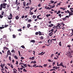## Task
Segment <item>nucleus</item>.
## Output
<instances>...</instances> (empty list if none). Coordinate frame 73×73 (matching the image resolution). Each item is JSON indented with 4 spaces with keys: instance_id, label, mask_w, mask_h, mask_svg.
Wrapping results in <instances>:
<instances>
[{
    "instance_id": "obj_3",
    "label": "nucleus",
    "mask_w": 73,
    "mask_h": 73,
    "mask_svg": "<svg viewBox=\"0 0 73 73\" xmlns=\"http://www.w3.org/2000/svg\"><path fill=\"white\" fill-rule=\"evenodd\" d=\"M45 52H42L41 53L38 54V55H40V54L41 56H42V55H43L44 54H45Z\"/></svg>"
},
{
    "instance_id": "obj_5",
    "label": "nucleus",
    "mask_w": 73,
    "mask_h": 73,
    "mask_svg": "<svg viewBox=\"0 0 73 73\" xmlns=\"http://www.w3.org/2000/svg\"><path fill=\"white\" fill-rule=\"evenodd\" d=\"M53 26H54V25L52 24H51L50 25H49L48 26V27L52 28V27H53Z\"/></svg>"
},
{
    "instance_id": "obj_12",
    "label": "nucleus",
    "mask_w": 73,
    "mask_h": 73,
    "mask_svg": "<svg viewBox=\"0 0 73 73\" xmlns=\"http://www.w3.org/2000/svg\"><path fill=\"white\" fill-rule=\"evenodd\" d=\"M62 19V20H63V21H65V20H67V18L64 17L63 19Z\"/></svg>"
},
{
    "instance_id": "obj_54",
    "label": "nucleus",
    "mask_w": 73,
    "mask_h": 73,
    "mask_svg": "<svg viewBox=\"0 0 73 73\" xmlns=\"http://www.w3.org/2000/svg\"><path fill=\"white\" fill-rule=\"evenodd\" d=\"M54 29H52L51 30H50V31H51L52 32H53V31H54Z\"/></svg>"
},
{
    "instance_id": "obj_26",
    "label": "nucleus",
    "mask_w": 73,
    "mask_h": 73,
    "mask_svg": "<svg viewBox=\"0 0 73 73\" xmlns=\"http://www.w3.org/2000/svg\"><path fill=\"white\" fill-rule=\"evenodd\" d=\"M18 32H21V31H22V30H21V29H18Z\"/></svg>"
},
{
    "instance_id": "obj_49",
    "label": "nucleus",
    "mask_w": 73,
    "mask_h": 73,
    "mask_svg": "<svg viewBox=\"0 0 73 73\" xmlns=\"http://www.w3.org/2000/svg\"><path fill=\"white\" fill-rule=\"evenodd\" d=\"M65 18H68V19H69V16H66L65 17Z\"/></svg>"
},
{
    "instance_id": "obj_29",
    "label": "nucleus",
    "mask_w": 73,
    "mask_h": 73,
    "mask_svg": "<svg viewBox=\"0 0 73 73\" xmlns=\"http://www.w3.org/2000/svg\"><path fill=\"white\" fill-rule=\"evenodd\" d=\"M11 52H12V53H15V50H14V49L12 50L11 51Z\"/></svg>"
},
{
    "instance_id": "obj_51",
    "label": "nucleus",
    "mask_w": 73,
    "mask_h": 73,
    "mask_svg": "<svg viewBox=\"0 0 73 73\" xmlns=\"http://www.w3.org/2000/svg\"><path fill=\"white\" fill-rule=\"evenodd\" d=\"M53 56H54V54H52L50 56V57L52 58V57H53Z\"/></svg>"
},
{
    "instance_id": "obj_61",
    "label": "nucleus",
    "mask_w": 73,
    "mask_h": 73,
    "mask_svg": "<svg viewBox=\"0 0 73 73\" xmlns=\"http://www.w3.org/2000/svg\"><path fill=\"white\" fill-rule=\"evenodd\" d=\"M36 64H34V65L33 66V67H35V66H36Z\"/></svg>"
},
{
    "instance_id": "obj_23",
    "label": "nucleus",
    "mask_w": 73,
    "mask_h": 73,
    "mask_svg": "<svg viewBox=\"0 0 73 73\" xmlns=\"http://www.w3.org/2000/svg\"><path fill=\"white\" fill-rule=\"evenodd\" d=\"M60 13H61V11H60L59 10L58 11V12L56 14H57V15H58V14H60Z\"/></svg>"
},
{
    "instance_id": "obj_17",
    "label": "nucleus",
    "mask_w": 73,
    "mask_h": 73,
    "mask_svg": "<svg viewBox=\"0 0 73 73\" xmlns=\"http://www.w3.org/2000/svg\"><path fill=\"white\" fill-rule=\"evenodd\" d=\"M30 42H33V43H35V40H32L30 41Z\"/></svg>"
},
{
    "instance_id": "obj_27",
    "label": "nucleus",
    "mask_w": 73,
    "mask_h": 73,
    "mask_svg": "<svg viewBox=\"0 0 73 73\" xmlns=\"http://www.w3.org/2000/svg\"><path fill=\"white\" fill-rule=\"evenodd\" d=\"M53 6H51V7L52 8H54V7H55V5H53Z\"/></svg>"
},
{
    "instance_id": "obj_43",
    "label": "nucleus",
    "mask_w": 73,
    "mask_h": 73,
    "mask_svg": "<svg viewBox=\"0 0 73 73\" xmlns=\"http://www.w3.org/2000/svg\"><path fill=\"white\" fill-rule=\"evenodd\" d=\"M69 14H70L71 16H72V15H73V13L71 12H70Z\"/></svg>"
},
{
    "instance_id": "obj_1",
    "label": "nucleus",
    "mask_w": 73,
    "mask_h": 73,
    "mask_svg": "<svg viewBox=\"0 0 73 73\" xmlns=\"http://www.w3.org/2000/svg\"><path fill=\"white\" fill-rule=\"evenodd\" d=\"M7 3H3L1 4L0 5V10L1 11L2 10V9L3 8H4V9H5L6 8V6H5L6 5H7Z\"/></svg>"
},
{
    "instance_id": "obj_16",
    "label": "nucleus",
    "mask_w": 73,
    "mask_h": 73,
    "mask_svg": "<svg viewBox=\"0 0 73 73\" xmlns=\"http://www.w3.org/2000/svg\"><path fill=\"white\" fill-rule=\"evenodd\" d=\"M59 45L60 46H62V44L61 43V42H60L59 43Z\"/></svg>"
},
{
    "instance_id": "obj_37",
    "label": "nucleus",
    "mask_w": 73,
    "mask_h": 73,
    "mask_svg": "<svg viewBox=\"0 0 73 73\" xmlns=\"http://www.w3.org/2000/svg\"><path fill=\"white\" fill-rule=\"evenodd\" d=\"M4 28V27H0V29H2Z\"/></svg>"
},
{
    "instance_id": "obj_38",
    "label": "nucleus",
    "mask_w": 73,
    "mask_h": 73,
    "mask_svg": "<svg viewBox=\"0 0 73 73\" xmlns=\"http://www.w3.org/2000/svg\"><path fill=\"white\" fill-rule=\"evenodd\" d=\"M30 13L31 15H33V12H30Z\"/></svg>"
},
{
    "instance_id": "obj_10",
    "label": "nucleus",
    "mask_w": 73,
    "mask_h": 73,
    "mask_svg": "<svg viewBox=\"0 0 73 73\" xmlns=\"http://www.w3.org/2000/svg\"><path fill=\"white\" fill-rule=\"evenodd\" d=\"M23 5L24 7H26V3L25 1H24L23 3Z\"/></svg>"
},
{
    "instance_id": "obj_8",
    "label": "nucleus",
    "mask_w": 73,
    "mask_h": 73,
    "mask_svg": "<svg viewBox=\"0 0 73 73\" xmlns=\"http://www.w3.org/2000/svg\"><path fill=\"white\" fill-rule=\"evenodd\" d=\"M15 70H16V71H17V70H16V69H15V68H14L13 69V70L14 71H13V72L14 73H17V72H16V71H15Z\"/></svg>"
},
{
    "instance_id": "obj_25",
    "label": "nucleus",
    "mask_w": 73,
    "mask_h": 73,
    "mask_svg": "<svg viewBox=\"0 0 73 73\" xmlns=\"http://www.w3.org/2000/svg\"><path fill=\"white\" fill-rule=\"evenodd\" d=\"M67 47L68 48H69V49H70V47H71V46H70V45H68L67 46Z\"/></svg>"
},
{
    "instance_id": "obj_14",
    "label": "nucleus",
    "mask_w": 73,
    "mask_h": 73,
    "mask_svg": "<svg viewBox=\"0 0 73 73\" xmlns=\"http://www.w3.org/2000/svg\"><path fill=\"white\" fill-rule=\"evenodd\" d=\"M10 50H8L7 52V55H9V53H10Z\"/></svg>"
},
{
    "instance_id": "obj_7",
    "label": "nucleus",
    "mask_w": 73,
    "mask_h": 73,
    "mask_svg": "<svg viewBox=\"0 0 73 73\" xmlns=\"http://www.w3.org/2000/svg\"><path fill=\"white\" fill-rule=\"evenodd\" d=\"M19 15H17L15 17V19H16V20H18V19H19Z\"/></svg>"
},
{
    "instance_id": "obj_53",
    "label": "nucleus",
    "mask_w": 73,
    "mask_h": 73,
    "mask_svg": "<svg viewBox=\"0 0 73 73\" xmlns=\"http://www.w3.org/2000/svg\"><path fill=\"white\" fill-rule=\"evenodd\" d=\"M61 25H63V26H64L65 25V24H64V23H62L61 24Z\"/></svg>"
},
{
    "instance_id": "obj_30",
    "label": "nucleus",
    "mask_w": 73,
    "mask_h": 73,
    "mask_svg": "<svg viewBox=\"0 0 73 73\" xmlns=\"http://www.w3.org/2000/svg\"><path fill=\"white\" fill-rule=\"evenodd\" d=\"M14 57H15V59H17V60L18 59V58L17 57V56H16V55Z\"/></svg>"
},
{
    "instance_id": "obj_46",
    "label": "nucleus",
    "mask_w": 73,
    "mask_h": 73,
    "mask_svg": "<svg viewBox=\"0 0 73 73\" xmlns=\"http://www.w3.org/2000/svg\"><path fill=\"white\" fill-rule=\"evenodd\" d=\"M23 65L25 67H27V64H23Z\"/></svg>"
},
{
    "instance_id": "obj_45",
    "label": "nucleus",
    "mask_w": 73,
    "mask_h": 73,
    "mask_svg": "<svg viewBox=\"0 0 73 73\" xmlns=\"http://www.w3.org/2000/svg\"><path fill=\"white\" fill-rule=\"evenodd\" d=\"M31 59H32V60H34V59H35V56L32 57L31 58Z\"/></svg>"
},
{
    "instance_id": "obj_4",
    "label": "nucleus",
    "mask_w": 73,
    "mask_h": 73,
    "mask_svg": "<svg viewBox=\"0 0 73 73\" xmlns=\"http://www.w3.org/2000/svg\"><path fill=\"white\" fill-rule=\"evenodd\" d=\"M53 34L52 32H51V33H50L48 34V35L49 36H52V35Z\"/></svg>"
},
{
    "instance_id": "obj_11",
    "label": "nucleus",
    "mask_w": 73,
    "mask_h": 73,
    "mask_svg": "<svg viewBox=\"0 0 73 73\" xmlns=\"http://www.w3.org/2000/svg\"><path fill=\"white\" fill-rule=\"evenodd\" d=\"M27 27V28H29V27H31V25H30V24H28Z\"/></svg>"
},
{
    "instance_id": "obj_40",
    "label": "nucleus",
    "mask_w": 73,
    "mask_h": 73,
    "mask_svg": "<svg viewBox=\"0 0 73 73\" xmlns=\"http://www.w3.org/2000/svg\"><path fill=\"white\" fill-rule=\"evenodd\" d=\"M0 40H1V43H2V41H3L4 40L2 38H1Z\"/></svg>"
},
{
    "instance_id": "obj_58",
    "label": "nucleus",
    "mask_w": 73,
    "mask_h": 73,
    "mask_svg": "<svg viewBox=\"0 0 73 73\" xmlns=\"http://www.w3.org/2000/svg\"><path fill=\"white\" fill-rule=\"evenodd\" d=\"M51 3H54V1H50Z\"/></svg>"
},
{
    "instance_id": "obj_41",
    "label": "nucleus",
    "mask_w": 73,
    "mask_h": 73,
    "mask_svg": "<svg viewBox=\"0 0 73 73\" xmlns=\"http://www.w3.org/2000/svg\"><path fill=\"white\" fill-rule=\"evenodd\" d=\"M23 71H24V72H27V70H26L25 68H24L23 69Z\"/></svg>"
},
{
    "instance_id": "obj_63",
    "label": "nucleus",
    "mask_w": 73,
    "mask_h": 73,
    "mask_svg": "<svg viewBox=\"0 0 73 73\" xmlns=\"http://www.w3.org/2000/svg\"><path fill=\"white\" fill-rule=\"evenodd\" d=\"M60 25V23H58V25H57V26L58 27H59Z\"/></svg>"
},
{
    "instance_id": "obj_32",
    "label": "nucleus",
    "mask_w": 73,
    "mask_h": 73,
    "mask_svg": "<svg viewBox=\"0 0 73 73\" xmlns=\"http://www.w3.org/2000/svg\"><path fill=\"white\" fill-rule=\"evenodd\" d=\"M21 47H22V48H23V49H25V46L24 45H22L21 46Z\"/></svg>"
},
{
    "instance_id": "obj_21",
    "label": "nucleus",
    "mask_w": 73,
    "mask_h": 73,
    "mask_svg": "<svg viewBox=\"0 0 73 73\" xmlns=\"http://www.w3.org/2000/svg\"><path fill=\"white\" fill-rule=\"evenodd\" d=\"M51 16V15L50 14H47L46 15V17H49V16Z\"/></svg>"
},
{
    "instance_id": "obj_50",
    "label": "nucleus",
    "mask_w": 73,
    "mask_h": 73,
    "mask_svg": "<svg viewBox=\"0 0 73 73\" xmlns=\"http://www.w3.org/2000/svg\"><path fill=\"white\" fill-rule=\"evenodd\" d=\"M58 16L60 17V18H61V14H60L58 15Z\"/></svg>"
},
{
    "instance_id": "obj_56",
    "label": "nucleus",
    "mask_w": 73,
    "mask_h": 73,
    "mask_svg": "<svg viewBox=\"0 0 73 73\" xmlns=\"http://www.w3.org/2000/svg\"><path fill=\"white\" fill-rule=\"evenodd\" d=\"M10 17H13V16H12V13H10Z\"/></svg>"
},
{
    "instance_id": "obj_33",
    "label": "nucleus",
    "mask_w": 73,
    "mask_h": 73,
    "mask_svg": "<svg viewBox=\"0 0 73 73\" xmlns=\"http://www.w3.org/2000/svg\"><path fill=\"white\" fill-rule=\"evenodd\" d=\"M33 18H34V19H36V16L34 15H33Z\"/></svg>"
},
{
    "instance_id": "obj_18",
    "label": "nucleus",
    "mask_w": 73,
    "mask_h": 73,
    "mask_svg": "<svg viewBox=\"0 0 73 73\" xmlns=\"http://www.w3.org/2000/svg\"><path fill=\"white\" fill-rule=\"evenodd\" d=\"M63 64V63L62 62H61V63H60V64H59V66H62L63 65L62 64Z\"/></svg>"
},
{
    "instance_id": "obj_42",
    "label": "nucleus",
    "mask_w": 73,
    "mask_h": 73,
    "mask_svg": "<svg viewBox=\"0 0 73 73\" xmlns=\"http://www.w3.org/2000/svg\"><path fill=\"white\" fill-rule=\"evenodd\" d=\"M9 60H10V61H11V56L9 57Z\"/></svg>"
},
{
    "instance_id": "obj_34",
    "label": "nucleus",
    "mask_w": 73,
    "mask_h": 73,
    "mask_svg": "<svg viewBox=\"0 0 73 73\" xmlns=\"http://www.w3.org/2000/svg\"><path fill=\"white\" fill-rule=\"evenodd\" d=\"M56 70L54 69H51L50 70V71H54Z\"/></svg>"
},
{
    "instance_id": "obj_22",
    "label": "nucleus",
    "mask_w": 73,
    "mask_h": 73,
    "mask_svg": "<svg viewBox=\"0 0 73 73\" xmlns=\"http://www.w3.org/2000/svg\"><path fill=\"white\" fill-rule=\"evenodd\" d=\"M16 36H15V34H13V38H16Z\"/></svg>"
},
{
    "instance_id": "obj_64",
    "label": "nucleus",
    "mask_w": 73,
    "mask_h": 73,
    "mask_svg": "<svg viewBox=\"0 0 73 73\" xmlns=\"http://www.w3.org/2000/svg\"><path fill=\"white\" fill-rule=\"evenodd\" d=\"M18 61H16V63H15V64H16V65H18Z\"/></svg>"
},
{
    "instance_id": "obj_20",
    "label": "nucleus",
    "mask_w": 73,
    "mask_h": 73,
    "mask_svg": "<svg viewBox=\"0 0 73 73\" xmlns=\"http://www.w3.org/2000/svg\"><path fill=\"white\" fill-rule=\"evenodd\" d=\"M40 40H43L44 39V36H42L40 37Z\"/></svg>"
},
{
    "instance_id": "obj_52",
    "label": "nucleus",
    "mask_w": 73,
    "mask_h": 73,
    "mask_svg": "<svg viewBox=\"0 0 73 73\" xmlns=\"http://www.w3.org/2000/svg\"><path fill=\"white\" fill-rule=\"evenodd\" d=\"M29 52H30V53H32V52H33L32 50H29Z\"/></svg>"
},
{
    "instance_id": "obj_9",
    "label": "nucleus",
    "mask_w": 73,
    "mask_h": 73,
    "mask_svg": "<svg viewBox=\"0 0 73 73\" xmlns=\"http://www.w3.org/2000/svg\"><path fill=\"white\" fill-rule=\"evenodd\" d=\"M33 63V64H36V61H32L31 62V64H32Z\"/></svg>"
},
{
    "instance_id": "obj_59",
    "label": "nucleus",
    "mask_w": 73,
    "mask_h": 73,
    "mask_svg": "<svg viewBox=\"0 0 73 73\" xmlns=\"http://www.w3.org/2000/svg\"><path fill=\"white\" fill-rule=\"evenodd\" d=\"M56 66H54L53 67V68L54 69H56V70H57V69H56Z\"/></svg>"
},
{
    "instance_id": "obj_36",
    "label": "nucleus",
    "mask_w": 73,
    "mask_h": 73,
    "mask_svg": "<svg viewBox=\"0 0 73 73\" xmlns=\"http://www.w3.org/2000/svg\"><path fill=\"white\" fill-rule=\"evenodd\" d=\"M4 28H7V27H8V25H4Z\"/></svg>"
},
{
    "instance_id": "obj_60",
    "label": "nucleus",
    "mask_w": 73,
    "mask_h": 73,
    "mask_svg": "<svg viewBox=\"0 0 73 73\" xmlns=\"http://www.w3.org/2000/svg\"><path fill=\"white\" fill-rule=\"evenodd\" d=\"M41 3H39L38 5V7H41Z\"/></svg>"
},
{
    "instance_id": "obj_57",
    "label": "nucleus",
    "mask_w": 73,
    "mask_h": 73,
    "mask_svg": "<svg viewBox=\"0 0 73 73\" xmlns=\"http://www.w3.org/2000/svg\"><path fill=\"white\" fill-rule=\"evenodd\" d=\"M44 67H46V66H47V64H44Z\"/></svg>"
},
{
    "instance_id": "obj_19",
    "label": "nucleus",
    "mask_w": 73,
    "mask_h": 73,
    "mask_svg": "<svg viewBox=\"0 0 73 73\" xmlns=\"http://www.w3.org/2000/svg\"><path fill=\"white\" fill-rule=\"evenodd\" d=\"M65 13H70V12H69V10H67V11H65Z\"/></svg>"
},
{
    "instance_id": "obj_48",
    "label": "nucleus",
    "mask_w": 73,
    "mask_h": 73,
    "mask_svg": "<svg viewBox=\"0 0 73 73\" xmlns=\"http://www.w3.org/2000/svg\"><path fill=\"white\" fill-rule=\"evenodd\" d=\"M29 8H30V7H29V6H28L25 7V8L26 9H29Z\"/></svg>"
},
{
    "instance_id": "obj_28",
    "label": "nucleus",
    "mask_w": 73,
    "mask_h": 73,
    "mask_svg": "<svg viewBox=\"0 0 73 73\" xmlns=\"http://www.w3.org/2000/svg\"><path fill=\"white\" fill-rule=\"evenodd\" d=\"M18 0H16L15 1V4H16L17 5L18 3Z\"/></svg>"
},
{
    "instance_id": "obj_24",
    "label": "nucleus",
    "mask_w": 73,
    "mask_h": 73,
    "mask_svg": "<svg viewBox=\"0 0 73 73\" xmlns=\"http://www.w3.org/2000/svg\"><path fill=\"white\" fill-rule=\"evenodd\" d=\"M38 33L39 36H41V35H42V34H41V32L40 31H38Z\"/></svg>"
},
{
    "instance_id": "obj_39",
    "label": "nucleus",
    "mask_w": 73,
    "mask_h": 73,
    "mask_svg": "<svg viewBox=\"0 0 73 73\" xmlns=\"http://www.w3.org/2000/svg\"><path fill=\"white\" fill-rule=\"evenodd\" d=\"M11 68L12 69H13V65L12 64H11L10 66Z\"/></svg>"
},
{
    "instance_id": "obj_2",
    "label": "nucleus",
    "mask_w": 73,
    "mask_h": 73,
    "mask_svg": "<svg viewBox=\"0 0 73 73\" xmlns=\"http://www.w3.org/2000/svg\"><path fill=\"white\" fill-rule=\"evenodd\" d=\"M53 41L52 40V39H49L48 40V42L49 43V45H51Z\"/></svg>"
},
{
    "instance_id": "obj_35",
    "label": "nucleus",
    "mask_w": 73,
    "mask_h": 73,
    "mask_svg": "<svg viewBox=\"0 0 73 73\" xmlns=\"http://www.w3.org/2000/svg\"><path fill=\"white\" fill-rule=\"evenodd\" d=\"M1 15H4V12L2 11L1 12Z\"/></svg>"
},
{
    "instance_id": "obj_6",
    "label": "nucleus",
    "mask_w": 73,
    "mask_h": 73,
    "mask_svg": "<svg viewBox=\"0 0 73 73\" xmlns=\"http://www.w3.org/2000/svg\"><path fill=\"white\" fill-rule=\"evenodd\" d=\"M5 49H6V50H9V48H7L6 47H3V50H5Z\"/></svg>"
},
{
    "instance_id": "obj_13",
    "label": "nucleus",
    "mask_w": 73,
    "mask_h": 73,
    "mask_svg": "<svg viewBox=\"0 0 73 73\" xmlns=\"http://www.w3.org/2000/svg\"><path fill=\"white\" fill-rule=\"evenodd\" d=\"M32 21V20L31 19H29L28 20V23H31V21Z\"/></svg>"
},
{
    "instance_id": "obj_31",
    "label": "nucleus",
    "mask_w": 73,
    "mask_h": 73,
    "mask_svg": "<svg viewBox=\"0 0 73 73\" xmlns=\"http://www.w3.org/2000/svg\"><path fill=\"white\" fill-rule=\"evenodd\" d=\"M3 17V16L2 15H0V19H2Z\"/></svg>"
},
{
    "instance_id": "obj_55",
    "label": "nucleus",
    "mask_w": 73,
    "mask_h": 73,
    "mask_svg": "<svg viewBox=\"0 0 73 73\" xmlns=\"http://www.w3.org/2000/svg\"><path fill=\"white\" fill-rule=\"evenodd\" d=\"M57 66H60V64H58V62H57Z\"/></svg>"
},
{
    "instance_id": "obj_47",
    "label": "nucleus",
    "mask_w": 73,
    "mask_h": 73,
    "mask_svg": "<svg viewBox=\"0 0 73 73\" xmlns=\"http://www.w3.org/2000/svg\"><path fill=\"white\" fill-rule=\"evenodd\" d=\"M12 17H8V19L9 20H11V19H12Z\"/></svg>"
},
{
    "instance_id": "obj_15",
    "label": "nucleus",
    "mask_w": 73,
    "mask_h": 73,
    "mask_svg": "<svg viewBox=\"0 0 73 73\" xmlns=\"http://www.w3.org/2000/svg\"><path fill=\"white\" fill-rule=\"evenodd\" d=\"M10 50H8L7 52V55H9V53H10Z\"/></svg>"
},
{
    "instance_id": "obj_62",
    "label": "nucleus",
    "mask_w": 73,
    "mask_h": 73,
    "mask_svg": "<svg viewBox=\"0 0 73 73\" xmlns=\"http://www.w3.org/2000/svg\"><path fill=\"white\" fill-rule=\"evenodd\" d=\"M21 18H22V19H24V16L23 15V16L21 17Z\"/></svg>"
},
{
    "instance_id": "obj_44",
    "label": "nucleus",
    "mask_w": 73,
    "mask_h": 73,
    "mask_svg": "<svg viewBox=\"0 0 73 73\" xmlns=\"http://www.w3.org/2000/svg\"><path fill=\"white\" fill-rule=\"evenodd\" d=\"M39 33L38 32H36L35 33V35H38Z\"/></svg>"
}]
</instances>
